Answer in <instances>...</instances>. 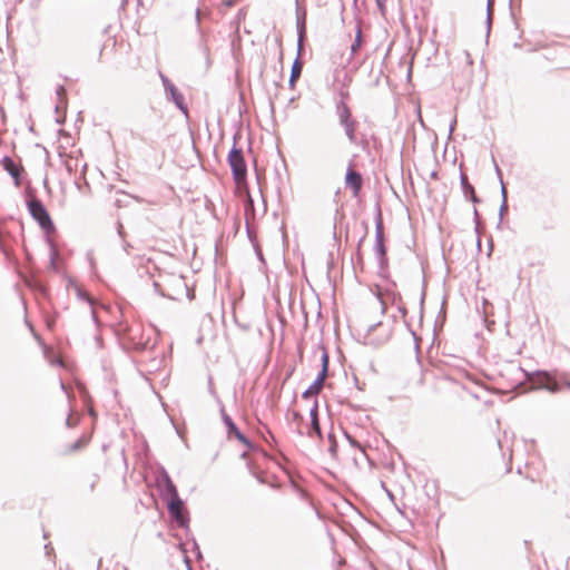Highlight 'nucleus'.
I'll return each mask as SVG.
<instances>
[{
	"label": "nucleus",
	"instance_id": "nucleus-1",
	"mask_svg": "<svg viewBox=\"0 0 570 570\" xmlns=\"http://www.w3.org/2000/svg\"><path fill=\"white\" fill-rule=\"evenodd\" d=\"M291 422L295 424L298 434L307 435L309 438L322 439L318 415H317V404L309 411V420L306 421L302 416V414L297 411L291 412Z\"/></svg>",
	"mask_w": 570,
	"mask_h": 570
},
{
	"label": "nucleus",
	"instance_id": "nucleus-17",
	"mask_svg": "<svg viewBox=\"0 0 570 570\" xmlns=\"http://www.w3.org/2000/svg\"><path fill=\"white\" fill-rule=\"evenodd\" d=\"M461 183H462L463 188H466L469 186L470 183H469L468 176L465 174L461 175Z\"/></svg>",
	"mask_w": 570,
	"mask_h": 570
},
{
	"label": "nucleus",
	"instance_id": "nucleus-11",
	"mask_svg": "<svg viewBox=\"0 0 570 570\" xmlns=\"http://www.w3.org/2000/svg\"><path fill=\"white\" fill-rule=\"evenodd\" d=\"M303 63L296 59L292 66L289 83L294 87L295 81L301 77Z\"/></svg>",
	"mask_w": 570,
	"mask_h": 570
},
{
	"label": "nucleus",
	"instance_id": "nucleus-15",
	"mask_svg": "<svg viewBox=\"0 0 570 570\" xmlns=\"http://www.w3.org/2000/svg\"><path fill=\"white\" fill-rule=\"evenodd\" d=\"M344 126L346 136L351 141H355L356 124L354 120L342 124Z\"/></svg>",
	"mask_w": 570,
	"mask_h": 570
},
{
	"label": "nucleus",
	"instance_id": "nucleus-6",
	"mask_svg": "<svg viewBox=\"0 0 570 570\" xmlns=\"http://www.w3.org/2000/svg\"><path fill=\"white\" fill-rule=\"evenodd\" d=\"M183 508H184L183 507V501L180 500V498L171 499L168 502L169 513L180 524H184V522H185V517H184V513H183Z\"/></svg>",
	"mask_w": 570,
	"mask_h": 570
},
{
	"label": "nucleus",
	"instance_id": "nucleus-9",
	"mask_svg": "<svg viewBox=\"0 0 570 570\" xmlns=\"http://www.w3.org/2000/svg\"><path fill=\"white\" fill-rule=\"evenodd\" d=\"M224 421L228 428V434L229 435H234L237 440H239L242 443L246 444V445H249L247 439L245 438V435L236 428V425L234 424V422L232 421V419L229 416H225L224 417Z\"/></svg>",
	"mask_w": 570,
	"mask_h": 570
},
{
	"label": "nucleus",
	"instance_id": "nucleus-2",
	"mask_svg": "<svg viewBox=\"0 0 570 570\" xmlns=\"http://www.w3.org/2000/svg\"><path fill=\"white\" fill-rule=\"evenodd\" d=\"M228 164L232 168L235 183L239 188L246 186L247 167L243 151L234 147L228 154Z\"/></svg>",
	"mask_w": 570,
	"mask_h": 570
},
{
	"label": "nucleus",
	"instance_id": "nucleus-8",
	"mask_svg": "<svg viewBox=\"0 0 570 570\" xmlns=\"http://www.w3.org/2000/svg\"><path fill=\"white\" fill-rule=\"evenodd\" d=\"M3 168L13 177L16 185L20 186V174L22 168L19 167L10 157L2 160Z\"/></svg>",
	"mask_w": 570,
	"mask_h": 570
},
{
	"label": "nucleus",
	"instance_id": "nucleus-10",
	"mask_svg": "<svg viewBox=\"0 0 570 570\" xmlns=\"http://www.w3.org/2000/svg\"><path fill=\"white\" fill-rule=\"evenodd\" d=\"M165 494L168 499V502L171 499L179 498L177 489L169 478H166V480H165Z\"/></svg>",
	"mask_w": 570,
	"mask_h": 570
},
{
	"label": "nucleus",
	"instance_id": "nucleus-13",
	"mask_svg": "<svg viewBox=\"0 0 570 570\" xmlns=\"http://www.w3.org/2000/svg\"><path fill=\"white\" fill-rule=\"evenodd\" d=\"M338 116H340L341 124L353 120L351 110L345 104H342L338 107Z\"/></svg>",
	"mask_w": 570,
	"mask_h": 570
},
{
	"label": "nucleus",
	"instance_id": "nucleus-7",
	"mask_svg": "<svg viewBox=\"0 0 570 570\" xmlns=\"http://www.w3.org/2000/svg\"><path fill=\"white\" fill-rule=\"evenodd\" d=\"M91 441V433L82 434L76 442L70 443L66 446L65 453L72 454L83 450Z\"/></svg>",
	"mask_w": 570,
	"mask_h": 570
},
{
	"label": "nucleus",
	"instance_id": "nucleus-20",
	"mask_svg": "<svg viewBox=\"0 0 570 570\" xmlns=\"http://www.w3.org/2000/svg\"><path fill=\"white\" fill-rule=\"evenodd\" d=\"M63 92H65L63 87H60L59 90H58V94H63Z\"/></svg>",
	"mask_w": 570,
	"mask_h": 570
},
{
	"label": "nucleus",
	"instance_id": "nucleus-4",
	"mask_svg": "<svg viewBox=\"0 0 570 570\" xmlns=\"http://www.w3.org/2000/svg\"><path fill=\"white\" fill-rule=\"evenodd\" d=\"M28 207L31 216L39 223L42 228H48L51 226L50 216L40 200H30Z\"/></svg>",
	"mask_w": 570,
	"mask_h": 570
},
{
	"label": "nucleus",
	"instance_id": "nucleus-3",
	"mask_svg": "<svg viewBox=\"0 0 570 570\" xmlns=\"http://www.w3.org/2000/svg\"><path fill=\"white\" fill-rule=\"evenodd\" d=\"M320 351H321L322 371L318 374L315 382L302 394V396L304 399H309V397L318 395L321 393V391L323 390L324 381L328 374V364H330L328 352L324 346H320Z\"/></svg>",
	"mask_w": 570,
	"mask_h": 570
},
{
	"label": "nucleus",
	"instance_id": "nucleus-19",
	"mask_svg": "<svg viewBox=\"0 0 570 570\" xmlns=\"http://www.w3.org/2000/svg\"><path fill=\"white\" fill-rule=\"evenodd\" d=\"M83 298L87 299L89 303H92L91 298L87 293L83 294Z\"/></svg>",
	"mask_w": 570,
	"mask_h": 570
},
{
	"label": "nucleus",
	"instance_id": "nucleus-16",
	"mask_svg": "<svg viewBox=\"0 0 570 570\" xmlns=\"http://www.w3.org/2000/svg\"><path fill=\"white\" fill-rule=\"evenodd\" d=\"M463 190L466 196H470L473 202H476L475 191L471 184H469L466 188H463Z\"/></svg>",
	"mask_w": 570,
	"mask_h": 570
},
{
	"label": "nucleus",
	"instance_id": "nucleus-5",
	"mask_svg": "<svg viewBox=\"0 0 570 570\" xmlns=\"http://www.w3.org/2000/svg\"><path fill=\"white\" fill-rule=\"evenodd\" d=\"M345 185L352 190L354 197H358L363 186L362 175L352 167H348L345 176Z\"/></svg>",
	"mask_w": 570,
	"mask_h": 570
},
{
	"label": "nucleus",
	"instance_id": "nucleus-12",
	"mask_svg": "<svg viewBox=\"0 0 570 570\" xmlns=\"http://www.w3.org/2000/svg\"><path fill=\"white\" fill-rule=\"evenodd\" d=\"M362 45H363L362 28H361L360 24H357L356 26L355 40H354V42L351 46L352 53L355 55L360 50Z\"/></svg>",
	"mask_w": 570,
	"mask_h": 570
},
{
	"label": "nucleus",
	"instance_id": "nucleus-18",
	"mask_svg": "<svg viewBox=\"0 0 570 570\" xmlns=\"http://www.w3.org/2000/svg\"><path fill=\"white\" fill-rule=\"evenodd\" d=\"M237 0H225L224 1V4L227 7V8H230L233 6H235Z\"/></svg>",
	"mask_w": 570,
	"mask_h": 570
},
{
	"label": "nucleus",
	"instance_id": "nucleus-14",
	"mask_svg": "<svg viewBox=\"0 0 570 570\" xmlns=\"http://www.w3.org/2000/svg\"><path fill=\"white\" fill-rule=\"evenodd\" d=\"M246 196H247V199H246V206H245V215H246V219L248 220L249 218L255 217V212H254L253 199H252V196L248 190H246Z\"/></svg>",
	"mask_w": 570,
	"mask_h": 570
}]
</instances>
